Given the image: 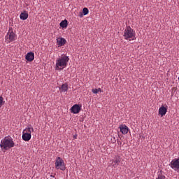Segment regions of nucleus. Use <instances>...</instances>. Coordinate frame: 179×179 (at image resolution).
Listing matches in <instances>:
<instances>
[{"label":"nucleus","instance_id":"1","mask_svg":"<svg viewBox=\"0 0 179 179\" xmlns=\"http://www.w3.org/2000/svg\"><path fill=\"white\" fill-rule=\"evenodd\" d=\"M2 152H6L8 149H11V148H14L15 143L11 138V137H5L1 141V145Z\"/></svg>","mask_w":179,"mask_h":179},{"label":"nucleus","instance_id":"2","mask_svg":"<svg viewBox=\"0 0 179 179\" xmlns=\"http://www.w3.org/2000/svg\"><path fill=\"white\" fill-rule=\"evenodd\" d=\"M69 59H70L69 57L66 55H64L59 58L56 62L55 69L56 70L61 69L59 67H61L62 69H64L67 66L68 62H69Z\"/></svg>","mask_w":179,"mask_h":179},{"label":"nucleus","instance_id":"3","mask_svg":"<svg viewBox=\"0 0 179 179\" xmlns=\"http://www.w3.org/2000/svg\"><path fill=\"white\" fill-rule=\"evenodd\" d=\"M123 37L125 40H135L136 33L130 27H127L124 31Z\"/></svg>","mask_w":179,"mask_h":179},{"label":"nucleus","instance_id":"4","mask_svg":"<svg viewBox=\"0 0 179 179\" xmlns=\"http://www.w3.org/2000/svg\"><path fill=\"white\" fill-rule=\"evenodd\" d=\"M55 167L57 170H61L62 171H64L66 170L64 162L60 157H58L56 159Z\"/></svg>","mask_w":179,"mask_h":179},{"label":"nucleus","instance_id":"5","mask_svg":"<svg viewBox=\"0 0 179 179\" xmlns=\"http://www.w3.org/2000/svg\"><path fill=\"white\" fill-rule=\"evenodd\" d=\"M16 37L17 36L13 32V29L12 28H10L7 35L6 36V40L8 43H10V42L14 41L16 39Z\"/></svg>","mask_w":179,"mask_h":179},{"label":"nucleus","instance_id":"6","mask_svg":"<svg viewBox=\"0 0 179 179\" xmlns=\"http://www.w3.org/2000/svg\"><path fill=\"white\" fill-rule=\"evenodd\" d=\"M171 169L175 171H179V158L173 159L169 164Z\"/></svg>","mask_w":179,"mask_h":179},{"label":"nucleus","instance_id":"7","mask_svg":"<svg viewBox=\"0 0 179 179\" xmlns=\"http://www.w3.org/2000/svg\"><path fill=\"white\" fill-rule=\"evenodd\" d=\"M82 109V106L80 104H74L71 106V111L74 114H78L80 112Z\"/></svg>","mask_w":179,"mask_h":179},{"label":"nucleus","instance_id":"8","mask_svg":"<svg viewBox=\"0 0 179 179\" xmlns=\"http://www.w3.org/2000/svg\"><path fill=\"white\" fill-rule=\"evenodd\" d=\"M120 128V131L123 134V135H127L129 132V127L125 125V124H122L119 127Z\"/></svg>","mask_w":179,"mask_h":179},{"label":"nucleus","instance_id":"9","mask_svg":"<svg viewBox=\"0 0 179 179\" xmlns=\"http://www.w3.org/2000/svg\"><path fill=\"white\" fill-rule=\"evenodd\" d=\"M167 110H168V106H166V107L161 106V107H159V108L158 110L159 114L161 116H164V115H165L166 114Z\"/></svg>","mask_w":179,"mask_h":179},{"label":"nucleus","instance_id":"10","mask_svg":"<svg viewBox=\"0 0 179 179\" xmlns=\"http://www.w3.org/2000/svg\"><path fill=\"white\" fill-rule=\"evenodd\" d=\"M28 62H32L34 59V53L32 52H28L25 57Z\"/></svg>","mask_w":179,"mask_h":179},{"label":"nucleus","instance_id":"11","mask_svg":"<svg viewBox=\"0 0 179 179\" xmlns=\"http://www.w3.org/2000/svg\"><path fill=\"white\" fill-rule=\"evenodd\" d=\"M31 138V134H27L23 131V134H22L23 141H24L25 142H28L29 141H30Z\"/></svg>","mask_w":179,"mask_h":179},{"label":"nucleus","instance_id":"12","mask_svg":"<svg viewBox=\"0 0 179 179\" xmlns=\"http://www.w3.org/2000/svg\"><path fill=\"white\" fill-rule=\"evenodd\" d=\"M57 43L59 46H63L66 44V41L64 38H59L57 39Z\"/></svg>","mask_w":179,"mask_h":179},{"label":"nucleus","instance_id":"13","mask_svg":"<svg viewBox=\"0 0 179 179\" xmlns=\"http://www.w3.org/2000/svg\"><path fill=\"white\" fill-rule=\"evenodd\" d=\"M34 129L31 125H29L24 131L23 132H25V134H30L31 135V133L34 132Z\"/></svg>","mask_w":179,"mask_h":179},{"label":"nucleus","instance_id":"14","mask_svg":"<svg viewBox=\"0 0 179 179\" xmlns=\"http://www.w3.org/2000/svg\"><path fill=\"white\" fill-rule=\"evenodd\" d=\"M68 90H69V85H68V83H64V84H63V85L61 86V87L59 88V90H60L61 92H67Z\"/></svg>","mask_w":179,"mask_h":179},{"label":"nucleus","instance_id":"15","mask_svg":"<svg viewBox=\"0 0 179 179\" xmlns=\"http://www.w3.org/2000/svg\"><path fill=\"white\" fill-rule=\"evenodd\" d=\"M28 17H29V15H28V13H27L26 11L20 14V19H21L22 20H27V19L28 18Z\"/></svg>","mask_w":179,"mask_h":179},{"label":"nucleus","instance_id":"16","mask_svg":"<svg viewBox=\"0 0 179 179\" xmlns=\"http://www.w3.org/2000/svg\"><path fill=\"white\" fill-rule=\"evenodd\" d=\"M60 27L62 28H66L68 27V21L66 20H63L61 23H60Z\"/></svg>","mask_w":179,"mask_h":179},{"label":"nucleus","instance_id":"17","mask_svg":"<svg viewBox=\"0 0 179 179\" xmlns=\"http://www.w3.org/2000/svg\"><path fill=\"white\" fill-rule=\"evenodd\" d=\"M121 159L120 157H116L115 161H113V166H119V163H120Z\"/></svg>","mask_w":179,"mask_h":179},{"label":"nucleus","instance_id":"18","mask_svg":"<svg viewBox=\"0 0 179 179\" xmlns=\"http://www.w3.org/2000/svg\"><path fill=\"white\" fill-rule=\"evenodd\" d=\"M92 93H94V94H97V93H99V92H101V88L92 89Z\"/></svg>","mask_w":179,"mask_h":179},{"label":"nucleus","instance_id":"19","mask_svg":"<svg viewBox=\"0 0 179 179\" xmlns=\"http://www.w3.org/2000/svg\"><path fill=\"white\" fill-rule=\"evenodd\" d=\"M89 13V10L87 8H84V9H83V14L84 15H87Z\"/></svg>","mask_w":179,"mask_h":179},{"label":"nucleus","instance_id":"20","mask_svg":"<svg viewBox=\"0 0 179 179\" xmlns=\"http://www.w3.org/2000/svg\"><path fill=\"white\" fill-rule=\"evenodd\" d=\"M156 179H168V178H166V176H164V175L159 174V175L157 176V178Z\"/></svg>","mask_w":179,"mask_h":179},{"label":"nucleus","instance_id":"21","mask_svg":"<svg viewBox=\"0 0 179 179\" xmlns=\"http://www.w3.org/2000/svg\"><path fill=\"white\" fill-rule=\"evenodd\" d=\"M3 100V97H2V96H0V107L2 106Z\"/></svg>","mask_w":179,"mask_h":179},{"label":"nucleus","instance_id":"22","mask_svg":"<svg viewBox=\"0 0 179 179\" xmlns=\"http://www.w3.org/2000/svg\"><path fill=\"white\" fill-rule=\"evenodd\" d=\"M78 16H80V17H83V14L82 13H80V14L78 15Z\"/></svg>","mask_w":179,"mask_h":179},{"label":"nucleus","instance_id":"23","mask_svg":"<svg viewBox=\"0 0 179 179\" xmlns=\"http://www.w3.org/2000/svg\"><path fill=\"white\" fill-rule=\"evenodd\" d=\"M73 138H74V139H77V135H74V136H73Z\"/></svg>","mask_w":179,"mask_h":179},{"label":"nucleus","instance_id":"24","mask_svg":"<svg viewBox=\"0 0 179 179\" xmlns=\"http://www.w3.org/2000/svg\"><path fill=\"white\" fill-rule=\"evenodd\" d=\"M178 80H179V76H178Z\"/></svg>","mask_w":179,"mask_h":179}]
</instances>
